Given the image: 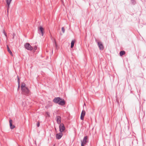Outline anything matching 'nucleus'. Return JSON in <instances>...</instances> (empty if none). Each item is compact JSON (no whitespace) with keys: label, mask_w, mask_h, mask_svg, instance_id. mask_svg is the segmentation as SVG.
<instances>
[{"label":"nucleus","mask_w":146,"mask_h":146,"mask_svg":"<svg viewBox=\"0 0 146 146\" xmlns=\"http://www.w3.org/2000/svg\"><path fill=\"white\" fill-rule=\"evenodd\" d=\"M24 47L26 49L28 50L31 51L33 49V47L29 43H25L24 45Z\"/></svg>","instance_id":"obj_1"},{"label":"nucleus","mask_w":146,"mask_h":146,"mask_svg":"<svg viewBox=\"0 0 146 146\" xmlns=\"http://www.w3.org/2000/svg\"><path fill=\"white\" fill-rule=\"evenodd\" d=\"M22 90L23 93L25 95H27L29 94V90L27 87H25L21 89Z\"/></svg>","instance_id":"obj_2"},{"label":"nucleus","mask_w":146,"mask_h":146,"mask_svg":"<svg viewBox=\"0 0 146 146\" xmlns=\"http://www.w3.org/2000/svg\"><path fill=\"white\" fill-rule=\"evenodd\" d=\"M59 125V131L60 132H62L65 130V128L63 123H60Z\"/></svg>","instance_id":"obj_3"},{"label":"nucleus","mask_w":146,"mask_h":146,"mask_svg":"<svg viewBox=\"0 0 146 146\" xmlns=\"http://www.w3.org/2000/svg\"><path fill=\"white\" fill-rule=\"evenodd\" d=\"M61 100V98L60 97H56L54 99L53 101L55 103L58 104V103L60 100Z\"/></svg>","instance_id":"obj_4"},{"label":"nucleus","mask_w":146,"mask_h":146,"mask_svg":"<svg viewBox=\"0 0 146 146\" xmlns=\"http://www.w3.org/2000/svg\"><path fill=\"white\" fill-rule=\"evenodd\" d=\"M98 45L100 50H103L104 49V47L102 42H97Z\"/></svg>","instance_id":"obj_5"},{"label":"nucleus","mask_w":146,"mask_h":146,"mask_svg":"<svg viewBox=\"0 0 146 146\" xmlns=\"http://www.w3.org/2000/svg\"><path fill=\"white\" fill-rule=\"evenodd\" d=\"M87 136H86L84 137L83 140L81 141V144L85 145L87 143V142H88L87 140Z\"/></svg>","instance_id":"obj_6"},{"label":"nucleus","mask_w":146,"mask_h":146,"mask_svg":"<svg viewBox=\"0 0 146 146\" xmlns=\"http://www.w3.org/2000/svg\"><path fill=\"white\" fill-rule=\"evenodd\" d=\"M63 135V134L62 132H60L58 133H57L56 135V139H60Z\"/></svg>","instance_id":"obj_7"},{"label":"nucleus","mask_w":146,"mask_h":146,"mask_svg":"<svg viewBox=\"0 0 146 146\" xmlns=\"http://www.w3.org/2000/svg\"><path fill=\"white\" fill-rule=\"evenodd\" d=\"M61 117L60 116H57L56 118L57 123L59 125L60 124L61 122Z\"/></svg>","instance_id":"obj_8"},{"label":"nucleus","mask_w":146,"mask_h":146,"mask_svg":"<svg viewBox=\"0 0 146 146\" xmlns=\"http://www.w3.org/2000/svg\"><path fill=\"white\" fill-rule=\"evenodd\" d=\"M43 29L42 27H39V29L38 30V32L40 34H41L42 36L43 35Z\"/></svg>","instance_id":"obj_9"},{"label":"nucleus","mask_w":146,"mask_h":146,"mask_svg":"<svg viewBox=\"0 0 146 146\" xmlns=\"http://www.w3.org/2000/svg\"><path fill=\"white\" fill-rule=\"evenodd\" d=\"M86 112L85 111L83 110L82 111L80 116V119L82 120H83L84 116L85 115Z\"/></svg>","instance_id":"obj_10"},{"label":"nucleus","mask_w":146,"mask_h":146,"mask_svg":"<svg viewBox=\"0 0 146 146\" xmlns=\"http://www.w3.org/2000/svg\"><path fill=\"white\" fill-rule=\"evenodd\" d=\"M58 104L60 105L63 106L65 104V102L64 99L61 98V100H60Z\"/></svg>","instance_id":"obj_11"},{"label":"nucleus","mask_w":146,"mask_h":146,"mask_svg":"<svg viewBox=\"0 0 146 146\" xmlns=\"http://www.w3.org/2000/svg\"><path fill=\"white\" fill-rule=\"evenodd\" d=\"M9 125L10 128L11 129H14L15 126L14 125H13V121L11 119H10L9 120Z\"/></svg>","instance_id":"obj_12"},{"label":"nucleus","mask_w":146,"mask_h":146,"mask_svg":"<svg viewBox=\"0 0 146 146\" xmlns=\"http://www.w3.org/2000/svg\"><path fill=\"white\" fill-rule=\"evenodd\" d=\"M11 1L12 0H6V2L8 8L9 7V5Z\"/></svg>","instance_id":"obj_13"},{"label":"nucleus","mask_w":146,"mask_h":146,"mask_svg":"<svg viewBox=\"0 0 146 146\" xmlns=\"http://www.w3.org/2000/svg\"><path fill=\"white\" fill-rule=\"evenodd\" d=\"M75 42L74 40H72L71 42V47L72 48L74 46V45Z\"/></svg>","instance_id":"obj_14"},{"label":"nucleus","mask_w":146,"mask_h":146,"mask_svg":"<svg viewBox=\"0 0 146 146\" xmlns=\"http://www.w3.org/2000/svg\"><path fill=\"white\" fill-rule=\"evenodd\" d=\"M125 53V52L124 51H121L120 52L119 54L121 56L124 55Z\"/></svg>","instance_id":"obj_15"},{"label":"nucleus","mask_w":146,"mask_h":146,"mask_svg":"<svg viewBox=\"0 0 146 146\" xmlns=\"http://www.w3.org/2000/svg\"><path fill=\"white\" fill-rule=\"evenodd\" d=\"M7 51L11 55H12V52L11 51V50H10L9 48L8 45L7 46Z\"/></svg>","instance_id":"obj_16"},{"label":"nucleus","mask_w":146,"mask_h":146,"mask_svg":"<svg viewBox=\"0 0 146 146\" xmlns=\"http://www.w3.org/2000/svg\"><path fill=\"white\" fill-rule=\"evenodd\" d=\"M131 4L132 5H135L136 4L135 0H131Z\"/></svg>","instance_id":"obj_17"},{"label":"nucleus","mask_w":146,"mask_h":146,"mask_svg":"<svg viewBox=\"0 0 146 146\" xmlns=\"http://www.w3.org/2000/svg\"><path fill=\"white\" fill-rule=\"evenodd\" d=\"M27 87L26 86V85L25 84V83H22L21 86V89H23V88H24L25 87Z\"/></svg>","instance_id":"obj_18"},{"label":"nucleus","mask_w":146,"mask_h":146,"mask_svg":"<svg viewBox=\"0 0 146 146\" xmlns=\"http://www.w3.org/2000/svg\"><path fill=\"white\" fill-rule=\"evenodd\" d=\"M17 78L18 84H20V78L18 76H17Z\"/></svg>","instance_id":"obj_19"},{"label":"nucleus","mask_w":146,"mask_h":146,"mask_svg":"<svg viewBox=\"0 0 146 146\" xmlns=\"http://www.w3.org/2000/svg\"><path fill=\"white\" fill-rule=\"evenodd\" d=\"M62 31L63 33H64L65 32V29L64 28V27H62Z\"/></svg>","instance_id":"obj_20"},{"label":"nucleus","mask_w":146,"mask_h":146,"mask_svg":"<svg viewBox=\"0 0 146 146\" xmlns=\"http://www.w3.org/2000/svg\"><path fill=\"white\" fill-rule=\"evenodd\" d=\"M39 126H40V123L39 122H38L37 123V126L38 127H39Z\"/></svg>","instance_id":"obj_21"},{"label":"nucleus","mask_w":146,"mask_h":146,"mask_svg":"<svg viewBox=\"0 0 146 146\" xmlns=\"http://www.w3.org/2000/svg\"><path fill=\"white\" fill-rule=\"evenodd\" d=\"M3 33L5 35V36L7 37V35H6V33H5V31H3Z\"/></svg>","instance_id":"obj_22"},{"label":"nucleus","mask_w":146,"mask_h":146,"mask_svg":"<svg viewBox=\"0 0 146 146\" xmlns=\"http://www.w3.org/2000/svg\"><path fill=\"white\" fill-rule=\"evenodd\" d=\"M37 49V47L36 46H35L34 47V50H36Z\"/></svg>","instance_id":"obj_23"},{"label":"nucleus","mask_w":146,"mask_h":146,"mask_svg":"<svg viewBox=\"0 0 146 146\" xmlns=\"http://www.w3.org/2000/svg\"><path fill=\"white\" fill-rule=\"evenodd\" d=\"M55 45L56 47L57 46V44H56V42H55Z\"/></svg>","instance_id":"obj_24"},{"label":"nucleus","mask_w":146,"mask_h":146,"mask_svg":"<svg viewBox=\"0 0 146 146\" xmlns=\"http://www.w3.org/2000/svg\"><path fill=\"white\" fill-rule=\"evenodd\" d=\"M85 145L83 144H81V146H84Z\"/></svg>","instance_id":"obj_25"},{"label":"nucleus","mask_w":146,"mask_h":146,"mask_svg":"<svg viewBox=\"0 0 146 146\" xmlns=\"http://www.w3.org/2000/svg\"><path fill=\"white\" fill-rule=\"evenodd\" d=\"M19 86H19V84H18V88L19 87Z\"/></svg>","instance_id":"obj_26"},{"label":"nucleus","mask_w":146,"mask_h":146,"mask_svg":"<svg viewBox=\"0 0 146 146\" xmlns=\"http://www.w3.org/2000/svg\"><path fill=\"white\" fill-rule=\"evenodd\" d=\"M53 146H55V145H54Z\"/></svg>","instance_id":"obj_27"}]
</instances>
